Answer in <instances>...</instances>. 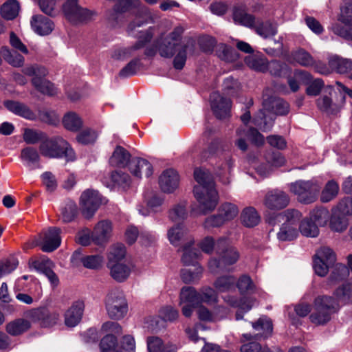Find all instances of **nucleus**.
<instances>
[{
  "label": "nucleus",
  "instance_id": "obj_13",
  "mask_svg": "<svg viewBox=\"0 0 352 352\" xmlns=\"http://www.w3.org/2000/svg\"><path fill=\"white\" fill-rule=\"evenodd\" d=\"M102 204V198L96 190H85L80 199V205L84 217L90 219Z\"/></svg>",
  "mask_w": 352,
  "mask_h": 352
},
{
  "label": "nucleus",
  "instance_id": "obj_20",
  "mask_svg": "<svg viewBox=\"0 0 352 352\" xmlns=\"http://www.w3.org/2000/svg\"><path fill=\"white\" fill-rule=\"evenodd\" d=\"M111 234V222L108 220H102L95 226L91 232V239L96 245H102L109 241Z\"/></svg>",
  "mask_w": 352,
  "mask_h": 352
},
{
  "label": "nucleus",
  "instance_id": "obj_9",
  "mask_svg": "<svg viewBox=\"0 0 352 352\" xmlns=\"http://www.w3.org/2000/svg\"><path fill=\"white\" fill-rule=\"evenodd\" d=\"M278 217L285 218V221L281 225L277 233L278 239L281 241H287L296 239L299 234L298 226L302 217L301 213L294 209H288L283 214H279Z\"/></svg>",
  "mask_w": 352,
  "mask_h": 352
},
{
  "label": "nucleus",
  "instance_id": "obj_17",
  "mask_svg": "<svg viewBox=\"0 0 352 352\" xmlns=\"http://www.w3.org/2000/svg\"><path fill=\"white\" fill-rule=\"evenodd\" d=\"M104 184L111 189L126 190L131 184L129 175L122 170H113L104 178Z\"/></svg>",
  "mask_w": 352,
  "mask_h": 352
},
{
  "label": "nucleus",
  "instance_id": "obj_14",
  "mask_svg": "<svg viewBox=\"0 0 352 352\" xmlns=\"http://www.w3.org/2000/svg\"><path fill=\"white\" fill-rule=\"evenodd\" d=\"M289 203V197L284 191L273 189L267 191L263 199V205L270 210H279L286 208Z\"/></svg>",
  "mask_w": 352,
  "mask_h": 352
},
{
  "label": "nucleus",
  "instance_id": "obj_61",
  "mask_svg": "<svg viewBox=\"0 0 352 352\" xmlns=\"http://www.w3.org/2000/svg\"><path fill=\"white\" fill-rule=\"evenodd\" d=\"M98 133L89 128L81 131L76 136L77 141L82 144H89L95 142Z\"/></svg>",
  "mask_w": 352,
  "mask_h": 352
},
{
  "label": "nucleus",
  "instance_id": "obj_58",
  "mask_svg": "<svg viewBox=\"0 0 352 352\" xmlns=\"http://www.w3.org/2000/svg\"><path fill=\"white\" fill-rule=\"evenodd\" d=\"M199 293V304L206 302L207 304L216 303L218 300L217 292L210 287H202Z\"/></svg>",
  "mask_w": 352,
  "mask_h": 352
},
{
  "label": "nucleus",
  "instance_id": "obj_44",
  "mask_svg": "<svg viewBox=\"0 0 352 352\" xmlns=\"http://www.w3.org/2000/svg\"><path fill=\"white\" fill-rule=\"evenodd\" d=\"M235 278L233 276H220L214 283V287L218 292H228L234 288Z\"/></svg>",
  "mask_w": 352,
  "mask_h": 352
},
{
  "label": "nucleus",
  "instance_id": "obj_22",
  "mask_svg": "<svg viewBox=\"0 0 352 352\" xmlns=\"http://www.w3.org/2000/svg\"><path fill=\"white\" fill-rule=\"evenodd\" d=\"M153 37V34L150 32L142 33L139 41L132 47L116 50L112 54V57L117 60H122L129 58L133 55V52L137 50L142 48L145 44L149 42Z\"/></svg>",
  "mask_w": 352,
  "mask_h": 352
},
{
  "label": "nucleus",
  "instance_id": "obj_60",
  "mask_svg": "<svg viewBox=\"0 0 352 352\" xmlns=\"http://www.w3.org/2000/svg\"><path fill=\"white\" fill-rule=\"evenodd\" d=\"M188 45L183 44L177 50L173 60V66L176 69H182L186 64L187 59Z\"/></svg>",
  "mask_w": 352,
  "mask_h": 352
},
{
  "label": "nucleus",
  "instance_id": "obj_1",
  "mask_svg": "<svg viewBox=\"0 0 352 352\" xmlns=\"http://www.w3.org/2000/svg\"><path fill=\"white\" fill-rule=\"evenodd\" d=\"M336 300L331 296H320L314 302V311L309 316L311 322L317 325H323L331 319V315L339 308L338 303H347L352 295V288L344 285L337 289L334 293Z\"/></svg>",
  "mask_w": 352,
  "mask_h": 352
},
{
  "label": "nucleus",
  "instance_id": "obj_27",
  "mask_svg": "<svg viewBox=\"0 0 352 352\" xmlns=\"http://www.w3.org/2000/svg\"><path fill=\"white\" fill-rule=\"evenodd\" d=\"M84 307L82 301L74 302L65 314V324L68 327L77 325L82 318Z\"/></svg>",
  "mask_w": 352,
  "mask_h": 352
},
{
  "label": "nucleus",
  "instance_id": "obj_34",
  "mask_svg": "<svg viewBox=\"0 0 352 352\" xmlns=\"http://www.w3.org/2000/svg\"><path fill=\"white\" fill-rule=\"evenodd\" d=\"M261 217L253 207H247L244 208L241 214V221L242 224L247 228H252L258 224Z\"/></svg>",
  "mask_w": 352,
  "mask_h": 352
},
{
  "label": "nucleus",
  "instance_id": "obj_62",
  "mask_svg": "<svg viewBox=\"0 0 352 352\" xmlns=\"http://www.w3.org/2000/svg\"><path fill=\"white\" fill-rule=\"evenodd\" d=\"M78 208L76 203L73 201H68L65 206L62 208L61 214L64 222H70L77 214Z\"/></svg>",
  "mask_w": 352,
  "mask_h": 352
},
{
  "label": "nucleus",
  "instance_id": "obj_21",
  "mask_svg": "<svg viewBox=\"0 0 352 352\" xmlns=\"http://www.w3.org/2000/svg\"><path fill=\"white\" fill-rule=\"evenodd\" d=\"M345 98L344 95L340 94L338 100L333 102L329 96H324L317 100V106L321 111L329 114H336L344 106Z\"/></svg>",
  "mask_w": 352,
  "mask_h": 352
},
{
  "label": "nucleus",
  "instance_id": "obj_41",
  "mask_svg": "<svg viewBox=\"0 0 352 352\" xmlns=\"http://www.w3.org/2000/svg\"><path fill=\"white\" fill-rule=\"evenodd\" d=\"M338 184L334 180H330L325 184L321 192L320 201L323 203L329 202L338 195Z\"/></svg>",
  "mask_w": 352,
  "mask_h": 352
},
{
  "label": "nucleus",
  "instance_id": "obj_52",
  "mask_svg": "<svg viewBox=\"0 0 352 352\" xmlns=\"http://www.w3.org/2000/svg\"><path fill=\"white\" fill-rule=\"evenodd\" d=\"M186 234V229L182 224L176 225L168 230L167 236L170 243L178 245L179 241Z\"/></svg>",
  "mask_w": 352,
  "mask_h": 352
},
{
  "label": "nucleus",
  "instance_id": "obj_63",
  "mask_svg": "<svg viewBox=\"0 0 352 352\" xmlns=\"http://www.w3.org/2000/svg\"><path fill=\"white\" fill-rule=\"evenodd\" d=\"M18 264L17 259L14 257L0 261V278L14 271Z\"/></svg>",
  "mask_w": 352,
  "mask_h": 352
},
{
  "label": "nucleus",
  "instance_id": "obj_8",
  "mask_svg": "<svg viewBox=\"0 0 352 352\" xmlns=\"http://www.w3.org/2000/svg\"><path fill=\"white\" fill-rule=\"evenodd\" d=\"M321 188V182L316 179L298 180L290 184V191L297 196L298 200L304 204L314 202Z\"/></svg>",
  "mask_w": 352,
  "mask_h": 352
},
{
  "label": "nucleus",
  "instance_id": "obj_29",
  "mask_svg": "<svg viewBox=\"0 0 352 352\" xmlns=\"http://www.w3.org/2000/svg\"><path fill=\"white\" fill-rule=\"evenodd\" d=\"M110 271L111 276L118 283L126 281L130 276L132 266L124 263H118L113 265H107Z\"/></svg>",
  "mask_w": 352,
  "mask_h": 352
},
{
  "label": "nucleus",
  "instance_id": "obj_51",
  "mask_svg": "<svg viewBox=\"0 0 352 352\" xmlns=\"http://www.w3.org/2000/svg\"><path fill=\"white\" fill-rule=\"evenodd\" d=\"M186 217V201H185L175 204L169 211V218L173 221H179Z\"/></svg>",
  "mask_w": 352,
  "mask_h": 352
},
{
  "label": "nucleus",
  "instance_id": "obj_2",
  "mask_svg": "<svg viewBox=\"0 0 352 352\" xmlns=\"http://www.w3.org/2000/svg\"><path fill=\"white\" fill-rule=\"evenodd\" d=\"M194 179L197 183L193 189L194 195L199 204L201 213L206 214L213 211L218 204L219 196L213 177L208 170L196 168Z\"/></svg>",
  "mask_w": 352,
  "mask_h": 352
},
{
  "label": "nucleus",
  "instance_id": "obj_47",
  "mask_svg": "<svg viewBox=\"0 0 352 352\" xmlns=\"http://www.w3.org/2000/svg\"><path fill=\"white\" fill-rule=\"evenodd\" d=\"M234 21L248 28H254L256 23L254 16L241 9H235L233 13Z\"/></svg>",
  "mask_w": 352,
  "mask_h": 352
},
{
  "label": "nucleus",
  "instance_id": "obj_53",
  "mask_svg": "<svg viewBox=\"0 0 352 352\" xmlns=\"http://www.w3.org/2000/svg\"><path fill=\"white\" fill-rule=\"evenodd\" d=\"M309 218L319 226H324L327 224L329 217V211L324 208H315L309 213Z\"/></svg>",
  "mask_w": 352,
  "mask_h": 352
},
{
  "label": "nucleus",
  "instance_id": "obj_19",
  "mask_svg": "<svg viewBox=\"0 0 352 352\" xmlns=\"http://www.w3.org/2000/svg\"><path fill=\"white\" fill-rule=\"evenodd\" d=\"M179 184V176L177 172L172 168L166 169L159 177V186L162 192L172 193Z\"/></svg>",
  "mask_w": 352,
  "mask_h": 352
},
{
  "label": "nucleus",
  "instance_id": "obj_54",
  "mask_svg": "<svg viewBox=\"0 0 352 352\" xmlns=\"http://www.w3.org/2000/svg\"><path fill=\"white\" fill-rule=\"evenodd\" d=\"M201 255L199 251L195 248L189 246H185L184 248V254L182 257V261L185 265H196V261L199 258Z\"/></svg>",
  "mask_w": 352,
  "mask_h": 352
},
{
  "label": "nucleus",
  "instance_id": "obj_39",
  "mask_svg": "<svg viewBox=\"0 0 352 352\" xmlns=\"http://www.w3.org/2000/svg\"><path fill=\"white\" fill-rule=\"evenodd\" d=\"M199 296L198 292L192 287H184L182 288L179 296V305L195 304L199 305Z\"/></svg>",
  "mask_w": 352,
  "mask_h": 352
},
{
  "label": "nucleus",
  "instance_id": "obj_59",
  "mask_svg": "<svg viewBox=\"0 0 352 352\" xmlns=\"http://www.w3.org/2000/svg\"><path fill=\"white\" fill-rule=\"evenodd\" d=\"M236 285L241 294L252 293L256 289L255 285L248 275L241 276L236 282Z\"/></svg>",
  "mask_w": 352,
  "mask_h": 352
},
{
  "label": "nucleus",
  "instance_id": "obj_4",
  "mask_svg": "<svg viewBox=\"0 0 352 352\" xmlns=\"http://www.w3.org/2000/svg\"><path fill=\"white\" fill-rule=\"evenodd\" d=\"M216 254L219 259L212 258L208 261V269L213 274H217L227 271L228 266L235 263L239 258V254L236 249L232 246L226 238H220L216 244Z\"/></svg>",
  "mask_w": 352,
  "mask_h": 352
},
{
  "label": "nucleus",
  "instance_id": "obj_45",
  "mask_svg": "<svg viewBox=\"0 0 352 352\" xmlns=\"http://www.w3.org/2000/svg\"><path fill=\"white\" fill-rule=\"evenodd\" d=\"M126 248L122 244H116L113 245L108 254L107 265L120 263L125 257Z\"/></svg>",
  "mask_w": 352,
  "mask_h": 352
},
{
  "label": "nucleus",
  "instance_id": "obj_18",
  "mask_svg": "<svg viewBox=\"0 0 352 352\" xmlns=\"http://www.w3.org/2000/svg\"><path fill=\"white\" fill-rule=\"evenodd\" d=\"M60 229L52 227L43 232L41 241L38 243L41 250L45 252H51L57 249L61 242Z\"/></svg>",
  "mask_w": 352,
  "mask_h": 352
},
{
  "label": "nucleus",
  "instance_id": "obj_25",
  "mask_svg": "<svg viewBox=\"0 0 352 352\" xmlns=\"http://www.w3.org/2000/svg\"><path fill=\"white\" fill-rule=\"evenodd\" d=\"M19 158L23 164L30 170L39 168L40 155L34 147L26 146L22 148Z\"/></svg>",
  "mask_w": 352,
  "mask_h": 352
},
{
  "label": "nucleus",
  "instance_id": "obj_57",
  "mask_svg": "<svg viewBox=\"0 0 352 352\" xmlns=\"http://www.w3.org/2000/svg\"><path fill=\"white\" fill-rule=\"evenodd\" d=\"M338 20L346 25L352 26V1H344L340 7Z\"/></svg>",
  "mask_w": 352,
  "mask_h": 352
},
{
  "label": "nucleus",
  "instance_id": "obj_24",
  "mask_svg": "<svg viewBox=\"0 0 352 352\" xmlns=\"http://www.w3.org/2000/svg\"><path fill=\"white\" fill-rule=\"evenodd\" d=\"M148 352H176L178 349L177 344L171 342H164L157 336H148L146 339Z\"/></svg>",
  "mask_w": 352,
  "mask_h": 352
},
{
  "label": "nucleus",
  "instance_id": "obj_26",
  "mask_svg": "<svg viewBox=\"0 0 352 352\" xmlns=\"http://www.w3.org/2000/svg\"><path fill=\"white\" fill-rule=\"evenodd\" d=\"M129 168L131 174L138 178H140L143 173L147 177L153 174L152 165L148 161L142 158L135 157L131 160Z\"/></svg>",
  "mask_w": 352,
  "mask_h": 352
},
{
  "label": "nucleus",
  "instance_id": "obj_36",
  "mask_svg": "<svg viewBox=\"0 0 352 352\" xmlns=\"http://www.w3.org/2000/svg\"><path fill=\"white\" fill-rule=\"evenodd\" d=\"M298 230L301 234L306 237H316L319 234V228L309 217L304 218L300 223L298 222Z\"/></svg>",
  "mask_w": 352,
  "mask_h": 352
},
{
  "label": "nucleus",
  "instance_id": "obj_30",
  "mask_svg": "<svg viewBox=\"0 0 352 352\" xmlns=\"http://www.w3.org/2000/svg\"><path fill=\"white\" fill-rule=\"evenodd\" d=\"M4 106L13 113L28 120H34L35 113L25 104L14 100H6Z\"/></svg>",
  "mask_w": 352,
  "mask_h": 352
},
{
  "label": "nucleus",
  "instance_id": "obj_48",
  "mask_svg": "<svg viewBox=\"0 0 352 352\" xmlns=\"http://www.w3.org/2000/svg\"><path fill=\"white\" fill-rule=\"evenodd\" d=\"M290 67L285 63L279 60H272L267 62V70L275 76H285L289 74Z\"/></svg>",
  "mask_w": 352,
  "mask_h": 352
},
{
  "label": "nucleus",
  "instance_id": "obj_46",
  "mask_svg": "<svg viewBox=\"0 0 352 352\" xmlns=\"http://www.w3.org/2000/svg\"><path fill=\"white\" fill-rule=\"evenodd\" d=\"M218 212L226 222L234 219L239 214V208L236 205L230 202L223 203L219 208Z\"/></svg>",
  "mask_w": 352,
  "mask_h": 352
},
{
  "label": "nucleus",
  "instance_id": "obj_6",
  "mask_svg": "<svg viewBox=\"0 0 352 352\" xmlns=\"http://www.w3.org/2000/svg\"><path fill=\"white\" fill-rule=\"evenodd\" d=\"M265 111L272 112L276 115H285L289 112V104L280 98L273 99L269 104L266 102L263 104V109L261 110L254 118V123L263 131H270L273 126V120H267Z\"/></svg>",
  "mask_w": 352,
  "mask_h": 352
},
{
  "label": "nucleus",
  "instance_id": "obj_42",
  "mask_svg": "<svg viewBox=\"0 0 352 352\" xmlns=\"http://www.w3.org/2000/svg\"><path fill=\"white\" fill-rule=\"evenodd\" d=\"M19 4L16 0H8L1 8V14L6 20H12L19 14Z\"/></svg>",
  "mask_w": 352,
  "mask_h": 352
},
{
  "label": "nucleus",
  "instance_id": "obj_11",
  "mask_svg": "<svg viewBox=\"0 0 352 352\" xmlns=\"http://www.w3.org/2000/svg\"><path fill=\"white\" fill-rule=\"evenodd\" d=\"M66 19L74 24L87 22L95 15V12L80 7L78 0H67L63 6Z\"/></svg>",
  "mask_w": 352,
  "mask_h": 352
},
{
  "label": "nucleus",
  "instance_id": "obj_55",
  "mask_svg": "<svg viewBox=\"0 0 352 352\" xmlns=\"http://www.w3.org/2000/svg\"><path fill=\"white\" fill-rule=\"evenodd\" d=\"M253 328L258 331H261V336L267 338L272 332V322L270 319L267 318H261L255 323H252Z\"/></svg>",
  "mask_w": 352,
  "mask_h": 352
},
{
  "label": "nucleus",
  "instance_id": "obj_28",
  "mask_svg": "<svg viewBox=\"0 0 352 352\" xmlns=\"http://www.w3.org/2000/svg\"><path fill=\"white\" fill-rule=\"evenodd\" d=\"M31 25L34 31L41 36L48 35L54 28V23L43 15L33 16Z\"/></svg>",
  "mask_w": 352,
  "mask_h": 352
},
{
  "label": "nucleus",
  "instance_id": "obj_7",
  "mask_svg": "<svg viewBox=\"0 0 352 352\" xmlns=\"http://www.w3.org/2000/svg\"><path fill=\"white\" fill-rule=\"evenodd\" d=\"M22 72L26 76H33L32 83L41 93L48 96L57 94V89L54 85L45 78L47 74L45 67L38 65H31L23 68Z\"/></svg>",
  "mask_w": 352,
  "mask_h": 352
},
{
  "label": "nucleus",
  "instance_id": "obj_5",
  "mask_svg": "<svg viewBox=\"0 0 352 352\" xmlns=\"http://www.w3.org/2000/svg\"><path fill=\"white\" fill-rule=\"evenodd\" d=\"M184 28L181 25L176 26L172 32L162 34L155 41V50L147 49L145 54L153 56L157 51L159 54L164 58H172L175 54L177 50L182 45L181 41L184 33Z\"/></svg>",
  "mask_w": 352,
  "mask_h": 352
},
{
  "label": "nucleus",
  "instance_id": "obj_35",
  "mask_svg": "<svg viewBox=\"0 0 352 352\" xmlns=\"http://www.w3.org/2000/svg\"><path fill=\"white\" fill-rule=\"evenodd\" d=\"M329 65L332 69L339 74H346L352 70V60L338 56L331 57Z\"/></svg>",
  "mask_w": 352,
  "mask_h": 352
},
{
  "label": "nucleus",
  "instance_id": "obj_31",
  "mask_svg": "<svg viewBox=\"0 0 352 352\" xmlns=\"http://www.w3.org/2000/svg\"><path fill=\"white\" fill-rule=\"evenodd\" d=\"M130 159L129 152L124 148L117 146L109 159V164L112 166L124 168L126 165H129Z\"/></svg>",
  "mask_w": 352,
  "mask_h": 352
},
{
  "label": "nucleus",
  "instance_id": "obj_43",
  "mask_svg": "<svg viewBox=\"0 0 352 352\" xmlns=\"http://www.w3.org/2000/svg\"><path fill=\"white\" fill-rule=\"evenodd\" d=\"M30 324L24 319H17L6 325V331L12 336H18L28 331Z\"/></svg>",
  "mask_w": 352,
  "mask_h": 352
},
{
  "label": "nucleus",
  "instance_id": "obj_3",
  "mask_svg": "<svg viewBox=\"0 0 352 352\" xmlns=\"http://www.w3.org/2000/svg\"><path fill=\"white\" fill-rule=\"evenodd\" d=\"M40 154L49 159L65 158L67 161H74L76 154L70 144L60 135L45 136L39 144Z\"/></svg>",
  "mask_w": 352,
  "mask_h": 352
},
{
  "label": "nucleus",
  "instance_id": "obj_32",
  "mask_svg": "<svg viewBox=\"0 0 352 352\" xmlns=\"http://www.w3.org/2000/svg\"><path fill=\"white\" fill-rule=\"evenodd\" d=\"M223 298L228 305L239 308L245 311L250 310L255 304V300L250 298H241L239 299L234 296L225 295Z\"/></svg>",
  "mask_w": 352,
  "mask_h": 352
},
{
  "label": "nucleus",
  "instance_id": "obj_64",
  "mask_svg": "<svg viewBox=\"0 0 352 352\" xmlns=\"http://www.w3.org/2000/svg\"><path fill=\"white\" fill-rule=\"evenodd\" d=\"M117 346V338L112 334H107L100 341L101 352H113Z\"/></svg>",
  "mask_w": 352,
  "mask_h": 352
},
{
  "label": "nucleus",
  "instance_id": "obj_38",
  "mask_svg": "<svg viewBox=\"0 0 352 352\" xmlns=\"http://www.w3.org/2000/svg\"><path fill=\"white\" fill-rule=\"evenodd\" d=\"M1 54L4 60L14 67H21L25 63L24 57L15 51L10 50L7 47H3Z\"/></svg>",
  "mask_w": 352,
  "mask_h": 352
},
{
  "label": "nucleus",
  "instance_id": "obj_40",
  "mask_svg": "<svg viewBox=\"0 0 352 352\" xmlns=\"http://www.w3.org/2000/svg\"><path fill=\"white\" fill-rule=\"evenodd\" d=\"M291 58L293 61L304 67L312 66L314 64L312 56L302 48L293 51L291 53Z\"/></svg>",
  "mask_w": 352,
  "mask_h": 352
},
{
  "label": "nucleus",
  "instance_id": "obj_50",
  "mask_svg": "<svg viewBox=\"0 0 352 352\" xmlns=\"http://www.w3.org/2000/svg\"><path fill=\"white\" fill-rule=\"evenodd\" d=\"M204 269L201 265H197L194 270L183 269L181 271V278L186 283H191L198 281L202 276Z\"/></svg>",
  "mask_w": 352,
  "mask_h": 352
},
{
  "label": "nucleus",
  "instance_id": "obj_23",
  "mask_svg": "<svg viewBox=\"0 0 352 352\" xmlns=\"http://www.w3.org/2000/svg\"><path fill=\"white\" fill-rule=\"evenodd\" d=\"M298 76L302 83L307 85L306 93L309 96H315L320 94L324 86V82L320 78L313 79L311 75L305 71L298 72Z\"/></svg>",
  "mask_w": 352,
  "mask_h": 352
},
{
  "label": "nucleus",
  "instance_id": "obj_33",
  "mask_svg": "<svg viewBox=\"0 0 352 352\" xmlns=\"http://www.w3.org/2000/svg\"><path fill=\"white\" fill-rule=\"evenodd\" d=\"M254 28L256 32L264 38L273 36L277 33V24L270 21H257Z\"/></svg>",
  "mask_w": 352,
  "mask_h": 352
},
{
  "label": "nucleus",
  "instance_id": "obj_15",
  "mask_svg": "<svg viewBox=\"0 0 352 352\" xmlns=\"http://www.w3.org/2000/svg\"><path fill=\"white\" fill-rule=\"evenodd\" d=\"M74 266L78 267L82 264L87 269L98 270L104 264V258L100 254L82 255L81 251L78 250L74 252L71 258Z\"/></svg>",
  "mask_w": 352,
  "mask_h": 352
},
{
  "label": "nucleus",
  "instance_id": "obj_49",
  "mask_svg": "<svg viewBox=\"0 0 352 352\" xmlns=\"http://www.w3.org/2000/svg\"><path fill=\"white\" fill-rule=\"evenodd\" d=\"M63 124L67 130L77 131L82 127V121L76 113L69 112L64 116Z\"/></svg>",
  "mask_w": 352,
  "mask_h": 352
},
{
  "label": "nucleus",
  "instance_id": "obj_16",
  "mask_svg": "<svg viewBox=\"0 0 352 352\" xmlns=\"http://www.w3.org/2000/svg\"><path fill=\"white\" fill-rule=\"evenodd\" d=\"M231 105V100L219 93L213 92L210 95V106L217 118L224 119L230 116Z\"/></svg>",
  "mask_w": 352,
  "mask_h": 352
},
{
  "label": "nucleus",
  "instance_id": "obj_10",
  "mask_svg": "<svg viewBox=\"0 0 352 352\" xmlns=\"http://www.w3.org/2000/svg\"><path fill=\"white\" fill-rule=\"evenodd\" d=\"M105 307L111 319L124 318L128 311V305L123 292L118 289L111 290L105 298Z\"/></svg>",
  "mask_w": 352,
  "mask_h": 352
},
{
  "label": "nucleus",
  "instance_id": "obj_37",
  "mask_svg": "<svg viewBox=\"0 0 352 352\" xmlns=\"http://www.w3.org/2000/svg\"><path fill=\"white\" fill-rule=\"evenodd\" d=\"M245 63L251 69L261 72L267 70V60L263 54H254L245 58Z\"/></svg>",
  "mask_w": 352,
  "mask_h": 352
},
{
  "label": "nucleus",
  "instance_id": "obj_12",
  "mask_svg": "<svg viewBox=\"0 0 352 352\" xmlns=\"http://www.w3.org/2000/svg\"><path fill=\"white\" fill-rule=\"evenodd\" d=\"M26 317L31 321L38 323L43 327H50L57 323L60 315L54 309L41 307L28 311Z\"/></svg>",
  "mask_w": 352,
  "mask_h": 352
},
{
  "label": "nucleus",
  "instance_id": "obj_56",
  "mask_svg": "<svg viewBox=\"0 0 352 352\" xmlns=\"http://www.w3.org/2000/svg\"><path fill=\"white\" fill-rule=\"evenodd\" d=\"M314 258L333 265L336 261V256L332 249L324 246L317 250Z\"/></svg>",
  "mask_w": 352,
  "mask_h": 352
}]
</instances>
